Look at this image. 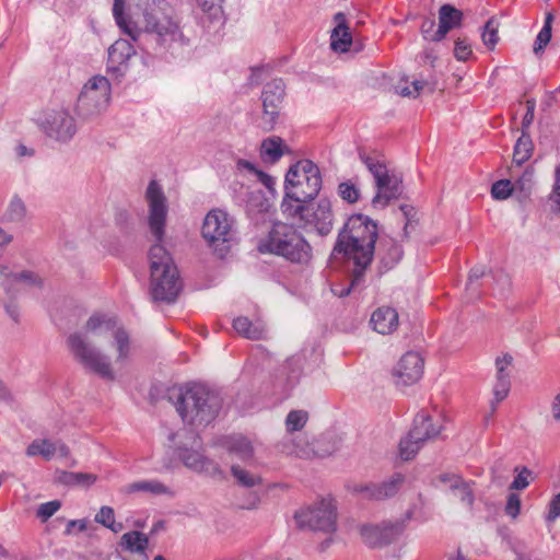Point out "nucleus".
Returning <instances> with one entry per match:
<instances>
[{"instance_id": "nucleus-1", "label": "nucleus", "mask_w": 560, "mask_h": 560, "mask_svg": "<svg viewBox=\"0 0 560 560\" xmlns=\"http://www.w3.org/2000/svg\"><path fill=\"white\" fill-rule=\"evenodd\" d=\"M67 345L83 369L105 381H115L116 372L129 363L135 352L129 331L105 314L92 315L83 334H71Z\"/></svg>"}, {"instance_id": "nucleus-2", "label": "nucleus", "mask_w": 560, "mask_h": 560, "mask_svg": "<svg viewBox=\"0 0 560 560\" xmlns=\"http://www.w3.org/2000/svg\"><path fill=\"white\" fill-rule=\"evenodd\" d=\"M377 236L376 222L363 214L351 215L339 232L332 256L342 255L353 262L352 284L362 280L371 265Z\"/></svg>"}, {"instance_id": "nucleus-3", "label": "nucleus", "mask_w": 560, "mask_h": 560, "mask_svg": "<svg viewBox=\"0 0 560 560\" xmlns=\"http://www.w3.org/2000/svg\"><path fill=\"white\" fill-rule=\"evenodd\" d=\"M141 34L152 35L156 46L163 51L178 56L189 46L180 21L172 5L165 0H153L143 10Z\"/></svg>"}, {"instance_id": "nucleus-4", "label": "nucleus", "mask_w": 560, "mask_h": 560, "mask_svg": "<svg viewBox=\"0 0 560 560\" xmlns=\"http://www.w3.org/2000/svg\"><path fill=\"white\" fill-rule=\"evenodd\" d=\"M170 399L183 422L195 428L211 423L222 408L218 393L196 383L174 389Z\"/></svg>"}, {"instance_id": "nucleus-5", "label": "nucleus", "mask_w": 560, "mask_h": 560, "mask_svg": "<svg viewBox=\"0 0 560 560\" xmlns=\"http://www.w3.org/2000/svg\"><path fill=\"white\" fill-rule=\"evenodd\" d=\"M320 187L322 177L318 166L310 160L298 162L285 175L281 212L295 213L300 209V202L313 200Z\"/></svg>"}, {"instance_id": "nucleus-6", "label": "nucleus", "mask_w": 560, "mask_h": 560, "mask_svg": "<svg viewBox=\"0 0 560 560\" xmlns=\"http://www.w3.org/2000/svg\"><path fill=\"white\" fill-rule=\"evenodd\" d=\"M150 292L154 301L174 302L182 290L178 269L170 253L154 244L149 250Z\"/></svg>"}, {"instance_id": "nucleus-7", "label": "nucleus", "mask_w": 560, "mask_h": 560, "mask_svg": "<svg viewBox=\"0 0 560 560\" xmlns=\"http://www.w3.org/2000/svg\"><path fill=\"white\" fill-rule=\"evenodd\" d=\"M294 224L277 222L269 232L266 242L261 243V253H271L284 257L295 264L305 265L312 259V247L304 236L296 231Z\"/></svg>"}, {"instance_id": "nucleus-8", "label": "nucleus", "mask_w": 560, "mask_h": 560, "mask_svg": "<svg viewBox=\"0 0 560 560\" xmlns=\"http://www.w3.org/2000/svg\"><path fill=\"white\" fill-rule=\"evenodd\" d=\"M201 235L214 254L223 258L235 242V220L225 210L211 209L203 219Z\"/></svg>"}, {"instance_id": "nucleus-9", "label": "nucleus", "mask_w": 560, "mask_h": 560, "mask_svg": "<svg viewBox=\"0 0 560 560\" xmlns=\"http://www.w3.org/2000/svg\"><path fill=\"white\" fill-rule=\"evenodd\" d=\"M359 158L372 174L375 186L376 195L372 199L374 207H385L390 200L397 199L402 194V180L399 176L390 174L387 166L378 159L360 152Z\"/></svg>"}, {"instance_id": "nucleus-10", "label": "nucleus", "mask_w": 560, "mask_h": 560, "mask_svg": "<svg viewBox=\"0 0 560 560\" xmlns=\"http://www.w3.org/2000/svg\"><path fill=\"white\" fill-rule=\"evenodd\" d=\"M283 217L293 224L314 230L319 235H327L332 229L334 214L328 199H320L316 205L300 202V209L294 213L282 212Z\"/></svg>"}, {"instance_id": "nucleus-11", "label": "nucleus", "mask_w": 560, "mask_h": 560, "mask_svg": "<svg viewBox=\"0 0 560 560\" xmlns=\"http://www.w3.org/2000/svg\"><path fill=\"white\" fill-rule=\"evenodd\" d=\"M112 86L107 78L94 75L83 86L78 98V113L83 118H93L104 113L110 101Z\"/></svg>"}, {"instance_id": "nucleus-12", "label": "nucleus", "mask_w": 560, "mask_h": 560, "mask_svg": "<svg viewBox=\"0 0 560 560\" xmlns=\"http://www.w3.org/2000/svg\"><path fill=\"white\" fill-rule=\"evenodd\" d=\"M294 518L300 528L332 533L336 529V505L331 499H323L296 511Z\"/></svg>"}, {"instance_id": "nucleus-13", "label": "nucleus", "mask_w": 560, "mask_h": 560, "mask_svg": "<svg viewBox=\"0 0 560 560\" xmlns=\"http://www.w3.org/2000/svg\"><path fill=\"white\" fill-rule=\"evenodd\" d=\"M36 124L48 138L61 143L69 142L78 130L74 117L65 108L40 113Z\"/></svg>"}, {"instance_id": "nucleus-14", "label": "nucleus", "mask_w": 560, "mask_h": 560, "mask_svg": "<svg viewBox=\"0 0 560 560\" xmlns=\"http://www.w3.org/2000/svg\"><path fill=\"white\" fill-rule=\"evenodd\" d=\"M144 199L148 205V225L150 232L160 243L164 237L168 206L163 188L155 179L150 180L145 189Z\"/></svg>"}, {"instance_id": "nucleus-15", "label": "nucleus", "mask_w": 560, "mask_h": 560, "mask_svg": "<svg viewBox=\"0 0 560 560\" xmlns=\"http://www.w3.org/2000/svg\"><path fill=\"white\" fill-rule=\"evenodd\" d=\"M283 98L284 83L281 79H275L264 86L261 93V127L264 130L270 131L275 128L282 108Z\"/></svg>"}, {"instance_id": "nucleus-16", "label": "nucleus", "mask_w": 560, "mask_h": 560, "mask_svg": "<svg viewBox=\"0 0 560 560\" xmlns=\"http://www.w3.org/2000/svg\"><path fill=\"white\" fill-rule=\"evenodd\" d=\"M43 278L33 270L14 271L7 266L0 267V285L10 298L31 288H42Z\"/></svg>"}, {"instance_id": "nucleus-17", "label": "nucleus", "mask_w": 560, "mask_h": 560, "mask_svg": "<svg viewBox=\"0 0 560 560\" xmlns=\"http://www.w3.org/2000/svg\"><path fill=\"white\" fill-rule=\"evenodd\" d=\"M178 457L190 470L207 474L211 477L220 476L221 469L217 463L206 457L201 452V442L198 435L194 436L191 447H178Z\"/></svg>"}, {"instance_id": "nucleus-18", "label": "nucleus", "mask_w": 560, "mask_h": 560, "mask_svg": "<svg viewBox=\"0 0 560 560\" xmlns=\"http://www.w3.org/2000/svg\"><path fill=\"white\" fill-rule=\"evenodd\" d=\"M424 362L418 352H406L393 369V378L397 387H407L417 383L423 374Z\"/></svg>"}, {"instance_id": "nucleus-19", "label": "nucleus", "mask_w": 560, "mask_h": 560, "mask_svg": "<svg viewBox=\"0 0 560 560\" xmlns=\"http://www.w3.org/2000/svg\"><path fill=\"white\" fill-rule=\"evenodd\" d=\"M107 71L116 77H122L130 59L136 55L133 46L127 39H117L108 48Z\"/></svg>"}, {"instance_id": "nucleus-20", "label": "nucleus", "mask_w": 560, "mask_h": 560, "mask_svg": "<svg viewBox=\"0 0 560 560\" xmlns=\"http://www.w3.org/2000/svg\"><path fill=\"white\" fill-rule=\"evenodd\" d=\"M405 482V476L397 472L393 475L388 480L382 483H369L355 486L353 491L362 494L363 499L369 500H385L394 497L402 483Z\"/></svg>"}, {"instance_id": "nucleus-21", "label": "nucleus", "mask_w": 560, "mask_h": 560, "mask_svg": "<svg viewBox=\"0 0 560 560\" xmlns=\"http://www.w3.org/2000/svg\"><path fill=\"white\" fill-rule=\"evenodd\" d=\"M509 172L517 198H527L534 186V168L526 166L522 170V166L512 165Z\"/></svg>"}, {"instance_id": "nucleus-22", "label": "nucleus", "mask_w": 560, "mask_h": 560, "mask_svg": "<svg viewBox=\"0 0 560 560\" xmlns=\"http://www.w3.org/2000/svg\"><path fill=\"white\" fill-rule=\"evenodd\" d=\"M370 322L375 331L382 335H388L398 327V313L395 308L382 306L372 313Z\"/></svg>"}, {"instance_id": "nucleus-23", "label": "nucleus", "mask_w": 560, "mask_h": 560, "mask_svg": "<svg viewBox=\"0 0 560 560\" xmlns=\"http://www.w3.org/2000/svg\"><path fill=\"white\" fill-rule=\"evenodd\" d=\"M463 13L450 4H443L439 10V26L433 39L442 40L446 34L460 24Z\"/></svg>"}, {"instance_id": "nucleus-24", "label": "nucleus", "mask_w": 560, "mask_h": 560, "mask_svg": "<svg viewBox=\"0 0 560 560\" xmlns=\"http://www.w3.org/2000/svg\"><path fill=\"white\" fill-rule=\"evenodd\" d=\"M233 328L242 337L250 340H261L267 337V327L261 319L250 320L240 316L233 320Z\"/></svg>"}, {"instance_id": "nucleus-25", "label": "nucleus", "mask_w": 560, "mask_h": 560, "mask_svg": "<svg viewBox=\"0 0 560 560\" xmlns=\"http://www.w3.org/2000/svg\"><path fill=\"white\" fill-rule=\"evenodd\" d=\"M441 432L440 425H434L430 416L421 412L413 420V427L409 431L410 436L416 439L421 445L428 440L436 438Z\"/></svg>"}, {"instance_id": "nucleus-26", "label": "nucleus", "mask_w": 560, "mask_h": 560, "mask_svg": "<svg viewBox=\"0 0 560 560\" xmlns=\"http://www.w3.org/2000/svg\"><path fill=\"white\" fill-rule=\"evenodd\" d=\"M223 446L231 456L243 462L250 460L254 456V447L252 442L243 435H231L223 440Z\"/></svg>"}, {"instance_id": "nucleus-27", "label": "nucleus", "mask_w": 560, "mask_h": 560, "mask_svg": "<svg viewBox=\"0 0 560 560\" xmlns=\"http://www.w3.org/2000/svg\"><path fill=\"white\" fill-rule=\"evenodd\" d=\"M337 26L332 30L330 36V46L335 51L346 52L351 45V34L346 25V16L339 12L335 15Z\"/></svg>"}, {"instance_id": "nucleus-28", "label": "nucleus", "mask_w": 560, "mask_h": 560, "mask_svg": "<svg viewBox=\"0 0 560 560\" xmlns=\"http://www.w3.org/2000/svg\"><path fill=\"white\" fill-rule=\"evenodd\" d=\"M125 0H114L113 14L119 28L132 40H138L141 30L138 24L125 15Z\"/></svg>"}, {"instance_id": "nucleus-29", "label": "nucleus", "mask_w": 560, "mask_h": 560, "mask_svg": "<svg viewBox=\"0 0 560 560\" xmlns=\"http://www.w3.org/2000/svg\"><path fill=\"white\" fill-rule=\"evenodd\" d=\"M120 546L129 552L143 555L144 560H148L145 550L149 546V538L145 534L138 530L125 533L120 538Z\"/></svg>"}, {"instance_id": "nucleus-30", "label": "nucleus", "mask_w": 560, "mask_h": 560, "mask_svg": "<svg viewBox=\"0 0 560 560\" xmlns=\"http://www.w3.org/2000/svg\"><path fill=\"white\" fill-rule=\"evenodd\" d=\"M126 491L127 492L142 491V492H150L155 495L164 494V495H168V497H174V494H175L174 491L170 487H167L163 482L155 480V479L140 480V481L132 482L127 486Z\"/></svg>"}, {"instance_id": "nucleus-31", "label": "nucleus", "mask_w": 560, "mask_h": 560, "mask_svg": "<svg viewBox=\"0 0 560 560\" xmlns=\"http://www.w3.org/2000/svg\"><path fill=\"white\" fill-rule=\"evenodd\" d=\"M287 147L279 137H270L262 141L260 147V156L264 161L269 163L278 162L284 154Z\"/></svg>"}, {"instance_id": "nucleus-32", "label": "nucleus", "mask_w": 560, "mask_h": 560, "mask_svg": "<svg viewBox=\"0 0 560 560\" xmlns=\"http://www.w3.org/2000/svg\"><path fill=\"white\" fill-rule=\"evenodd\" d=\"M412 517V512L408 511L404 518L394 522H383V541L384 546L396 541L405 532L407 522Z\"/></svg>"}, {"instance_id": "nucleus-33", "label": "nucleus", "mask_w": 560, "mask_h": 560, "mask_svg": "<svg viewBox=\"0 0 560 560\" xmlns=\"http://www.w3.org/2000/svg\"><path fill=\"white\" fill-rule=\"evenodd\" d=\"M57 454V444L46 439L34 440L26 448L28 457L42 456L50 460Z\"/></svg>"}, {"instance_id": "nucleus-34", "label": "nucleus", "mask_w": 560, "mask_h": 560, "mask_svg": "<svg viewBox=\"0 0 560 560\" xmlns=\"http://www.w3.org/2000/svg\"><path fill=\"white\" fill-rule=\"evenodd\" d=\"M533 152V142L528 135V132H523L521 137L517 139L514 145L513 152V164L516 166H522L529 158Z\"/></svg>"}, {"instance_id": "nucleus-35", "label": "nucleus", "mask_w": 560, "mask_h": 560, "mask_svg": "<svg viewBox=\"0 0 560 560\" xmlns=\"http://www.w3.org/2000/svg\"><path fill=\"white\" fill-rule=\"evenodd\" d=\"M231 474L235 479L236 483L244 488H255L261 485L262 479L259 475L254 474L237 464L231 466Z\"/></svg>"}, {"instance_id": "nucleus-36", "label": "nucleus", "mask_w": 560, "mask_h": 560, "mask_svg": "<svg viewBox=\"0 0 560 560\" xmlns=\"http://www.w3.org/2000/svg\"><path fill=\"white\" fill-rule=\"evenodd\" d=\"M360 535L365 545L376 548L383 547V524H364L360 527Z\"/></svg>"}, {"instance_id": "nucleus-37", "label": "nucleus", "mask_w": 560, "mask_h": 560, "mask_svg": "<svg viewBox=\"0 0 560 560\" xmlns=\"http://www.w3.org/2000/svg\"><path fill=\"white\" fill-rule=\"evenodd\" d=\"M382 246L386 247V253L382 255V262L386 268H392L402 256L401 246L394 240H385Z\"/></svg>"}, {"instance_id": "nucleus-38", "label": "nucleus", "mask_w": 560, "mask_h": 560, "mask_svg": "<svg viewBox=\"0 0 560 560\" xmlns=\"http://www.w3.org/2000/svg\"><path fill=\"white\" fill-rule=\"evenodd\" d=\"M511 387V381L508 378H495L493 385V400L491 401V415L497 410V406L503 401L509 393Z\"/></svg>"}, {"instance_id": "nucleus-39", "label": "nucleus", "mask_w": 560, "mask_h": 560, "mask_svg": "<svg viewBox=\"0 0 560 560\" xmlns=\"http://www.w3.org/2000/svg\"><path fill=\"white\" fill-rule=\"evenodd\" d=\"M514 471L516 476L510 485L511 490H524L534 480V472L526 466H516Z\"/></svg>"}, {"instance_id": "nucleus-40", "label": "nucleus", "mask_w": 560, "mask_h": 560, "mask_svg": "<svg viewBox=\"0 0 560 560\" xmlns=\"http://www.w3.org/2000/svg\"><path fill=\"white\" fill-rule=\"evenodd\" d=\"M553 21L552 13H547L545 19V24L540 32L538 33L535 45H534V51L535 54H538L539 51L544 50V48L548 45V43L551 39V24Z\"/></svg>"}, {"instance_id": "nucleus-41", "label": "nucleus", "mask_w": 560, "mask_h": 560, "mask_svg": "<svg viewBox=\"0 0 560 560\" xmlns=\"http://www.w3.org/2000/svg\"><path fill=\"white\" fill-rule=\"evenodd\" d=\"M422 445L410 436V433L400 441L399 452L400 456L405 460H409L415 457V455L419 452Z\"/></svg>"}, {"instance_id": "nucleus-42", "label": "nucleus", "mask_w": 560, "mask_h": 560, "mask_svg": "<svg viewBox=\"0 0 560 560\" xmlns=\"http://www.w3.org/2000/svg\"><path fill=\"white\" fill-rule=\"evenodd\" d=\"M491 195L494 199L503 200L515 195V190L511 178L500 179L492 185Z\"/></svg>"}, {"instance_id": "nucleus-43", "label": "nucleus", "mask_w": 560, "mask_h": 560, "mask_svg": "<svg viewBox=\"0 0 560 560\" xmlns=\"http://www.w3.org/2000/svg\"><path fill=\"white\" fill-rule=\"evenodd\" d=\"M307 421V412L303 410H292L285 419V427L289 432L302 430Z\"/></svg>"}, {"instance_id": "nucleus-44", "label": "nucleus", "mask_w": 560, "mask_h": 560, "mask_svg": "<svg viewBox=\"0 0 560 560\" xmlns=\"http://www.w3.org/2000/svg\"><path fill=\"white\" fill-rule=\"evenodd\" d=\"M482 42L490 49L494 48L499 40L498 22L492 18L488 20L482 32Z\"/></svg>"}, {"instance_id": "nucleus-45", "label": "nucleus", "mask_w": 560, "mask_h": 560, "mask_svg": "<svg viewBox=\"0 0 560 560\" xmlns=\"http://www.w3.org/2000/svg\"><path fill=\"white\" fill-rule=\"evenodd\" d=\"M26 215V207L21 198L14 197L7 210V218L13 222L22 221Z\"/></svg>"}, {"instance_id": "nucleus-46", "label": "nucleus", "mask_w": 560, "mask_h": 560, "mask_svg": "<svg viewBox=\"0 0 560 560\" xmlns=\"http://www.w3.org/2000/svg\"><path fill=\"white\" fill-rule=\"evenodd\" d=\"M425 85V82L422 80H413L410 85L407 84V81L401 84L398 83L395 86L396 92L401 96L407 97H417L419 96L420 92L423 90Z\"/></svg>"}, {"instance_id": "nucleus-47", "label": "nucleus", "mask_w": 560, "mask_h": 560, "mask_svg": "<svg viewBox=\"0 0 560 560\" xmlns=\"http://www.w3.org/2000/svg\"><path fill=\"white\" fill-rule=\"evenodd\" d=\"M196 2L210 19H217L222 14V0H196Z\"/></svg>"}, {"instance_id": "nucleus-48", "label": "nucleus", "mask_w": 560, "mask_h": 560, "mask_svg": "<svg viewBox=\"0 0 560 560\" xmlns=\"http://www.w3.org/2000/svg\"><path fill=\"white\" fill-rule=\"evenodd\" d=\"M452 491L460 500V502L467 506H471L474 503V493L470 489L469 483L460 479V482Z\"/></svg>"}, {"instance_id": "nucleus-49", "label": "nucleus", "mask_w": 560, "mask_h": 560, "mask_svg": "<svg viewBox=\"0 0 560 560\" xmlns=\"http://www.w3.org/2000/svg\"><path fill=\"white\" fill-rule=\"evenodd\" d=\"M513 358L510 354H503L495 359V378H508L510 380V368L512 365Z\"/></svg>"}, {"instance_id": "nucleus-50", "label": "nucleus", "mask_w": 560, "mask_h": 560, "mask_svg": "<svg viewBox=\"0 0 560 560\" xmlns=\"http://www.w3.org/2000/svg\"><path fill=\"white\" fill-rule=\"evenodd\" d=\"M338 192L343 200L350 203L357 202L360 197L359 189L350 182L341 183L338 187Z\"/></svg>"}, {"instance_id": "nucleus-51", "label": "nucleus", "mask_w": 560, "mask_h": 560, "mask_svg": "<svg viewBox=\"0 0 560 560\" xmlns=\"http://www.w3.org/2000/svg\"><path fill=\"white\" fill-rule=\"evenodd\" d=\"M60 506H61V504L58 500L42 503L37 509L36 515L43 522H46L60 509Z\"/></svg>"}, {"instance_id": "nucleus-52", "label": "nucleus", "mask_w": 560, "mask_h": 560, "mask_svg": "<svg viewBox=\"0 0 560 560\" xmlns=\"http://www.w3.org/2000/svg\"><path fill=\"white\" fill-rule=\"evenodd\" d=\"M550 201L555 211L560 214V165L555 170V185L550 195Z\"/></svg>"}, {"instance_id": "nucleus-53", "label": "nucleus", "mask_w": 560, "mask_h": 560, "mask_svg": "<svg viewBox=\"0 0 560 560\" xmlns=\"http://www.w3.org/2000/svg\"><path fill=\"white\" fill-rule=\"evenodd\" d=\"M521 511V499L516 493H510L508 495L506 504H505V513L515 518Z\"/></svg>"}, {"instance_id": "nucleus-54", "label": "nucleus", "mask_w": 560, "mask_h": 560, "mask_svg": "<svg viewBox=\"0 0 560 560\" xmlns=\"http://www.w3.org/2000/svg\"><path fill=\"white\" fill-rule=\"evenodd\" d=\"M454 55L460 61H466L470 57L471 48L466 39L459 38L455 42Z\"/></svg>"}, {"instance_id": "nucleus-55", "label": "nucleus", "mask_w": 560, "mask_h": 560, "mask_svg": "<svg viewBox=\"0 0 560 560\" xmlns=\"http://www.w3.org/2000/svg\"><path fill=\"white\" fill-rule=\"evenodd\" d=\"M114 520L115 514L110 506H102L98 513L95 515V521L105 527L113 525Z\"/></svg>"}, {"instance_id": "nucleus-56", "label": "nucleus", "mask_w": 560, "mask_h": 560, "mask_svg": "<svg viewBox=\"0 0 560 560\" xmlns=\"http://www.w3.org/2000/svg\"><path fill=\"white\" fill-rule=\"evenodd\" d=\"M536 103L534 100L526 101V113L522 120V131L527 132L528 128L534 121Z\"/></svg>"}, {"instance_id": "nucleus-57", "label": "nucleus", "mask_w": 560, "mask_h": 560, "mask_svg": "<svg viewBox=\"0 0 560 560\" xmlns=\"http://www.w3.org/2000/svg\"><path fill=\"white\" fill-rule=\"evenodd\" d=\"M559 516H560V492L558 494H556L549 503L547 521L553 522Z\"/></svg>"}, {"instance_id": "nucleus-58", "label": "nucleus", "mask_w": 560, "mask_h": 560, "mask_svg": "<svg viewBox=\"0 0 560 560\" xmlns=\"http://www.w3.org/2000/svg\"><path fill=\"white\" fill-rule=\"evenodd\" d=\"M462 477L457 475H451V474H442L439 476V481L443 483L446 488L452 490L453 488H456L457 485L460 482Z\"/></svg>"}, {"instance_id": "nucleus-59", "label": "nucleus", "mask_w": 560, "mask_h": 560, "mask_svg": "<svg viewBox=\"0 0 560 560\" xmlns=\"http://www.w3.org/2000/svg\"><path fill=\"white\" fill-rule=\"evenodd\" d=\"M434 26H435L434 20L427 19L422 22L421 33L425 39L431 40V42H436L435 39H433V34L435 32Z\"/></svg>"}, {"instance_id": "nucleus-60", "label": "nucleus", "mask_w": 560, "mask_h": 560, "mask_svg": "<svg viewBox=\"0 0 560 560\" xmlns=\"http://www.w3.org/2000/svg\"><path fill=\"white\" fill-rule=\"evenodd\" d=\"M75 477L77 486L89 487L96 481V476L93 474L75 472Z\"/></svg>"}, {"instance_id": "nucleus-61", "label": "nucleus", "mask_w": 560, "mask_h": 560, "mask_svg": "<svg viewBox=\"0 0 560 560\" xmlns=\"http://www.w3.org/2000/svg\"><path fill=\"white\" fill-rule=\"evenodd\" d=\"M257 178L259 179V182L269 190H273V186H275V178L271 177L270 175H268L267 173L262 172V171H259L257 173Z\"/></svg>"}, {"instance_id": "nucleus-62", "label": "nucleus", "mask_w": 560, "mask_h": 560, "mask_svg": "<svg viewBox=\"0 0 560 560\" xmlns=\"http://www.w3.org/2000/svg\"><path fill=\"white\" fill-rule=\"evenodd\" d=\"M75 478V472L62 471L59 481L67 486H77Z\"/></svg>"}, {"instance_id": "nucleus-63", "label": "nucleus", "mask_w": 560, "mask_h": 560, "mask_svg": "<svg viewBox=\"0 0 560 560\" xmlns=\"http://www.w3.org/2000/svg\"><path fill=\"white\" fill-rule=\"evenodd\" d=\"M5 311L8 313V315L15 322L18 323L19 319H20V310H19V306L14 303H8L5 304Z\"/></svg>"}, {"instance_id": "nucleus-64", "label": "nucleus", "mask_w": 560, "mask_h": 560, "mask_svg": "<svg viewBox=\"0 0 560 560\" xmlns=\"http://www.w3.org/2000/svg\"><path fill=\"white\" fill-rule=\"evenodd\" d=\"M237 170H246L255 175L259 172V170L256 168V166L246 160H238L236 163Z\"/></svg>"}]
</instances>
